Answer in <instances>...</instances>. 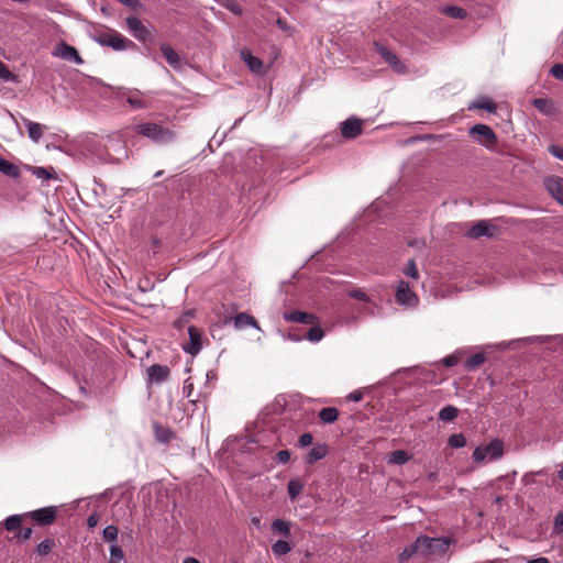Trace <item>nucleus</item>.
Masks as SVG:
<instances>
[{
  "label": "nucleus",
  "mask_w": 563,
  "mask_h": 563,
  "mask_svg": "<svg viewBox=\"0 0 563 563\" xmlns=\"http://www.w3.org/2000/svg\"><path fill=\"white\" fill-rule=\"evenodd\" d=\"M133 130L136 134L142 135L156 144H169L176 139L175 131L155 122H142L135 124Z\"/></svg>",
  "instance_id": "obj_1"
},
{
  "label": "nucleus",
  "mask_w": 563,
  "mask_h": 563,
  "mask_svg": "<svg viewBox=\"0 0 563 563\" xmlns=\"http://www.w3.org/2000/svg\"><path fill=\"white\" fill-rule=\"evenodd\" d=\"M92 38L102 46H109L114 51H124L134 46V43L112 29L98 30Z\"/></svg>",
  "instance_id": "obj_2"
},
{
  "label": "nucleus",
  "mask_w": 563,
  "mask_h": 563,
  "mask_svg": "<svg viewBox=\"0 0 563 563\" xmlns=\"http://www.w3.org/2000/svg\"><path fill=\"white\" fill-rule=\"evenodd\" d=\"M418 540V549H420V555L429 556V555H442L446 553L450 545L452 544V540L446 537L442 538H430L427 536H420L417 538Z\"/></svg>",
  "instance_id": "obj_3"
},
{
  "label": "nucleus",
  "mask_w": 563,
  "mask_h": 563,
  "mask_svg": "<svg viewBox=\"0 0 563 563\" xmlns=\"http://www.w3.org/2000/svg\"><path fill=\"white\" fill-rule=\"evenodd\" d=\"M504 455V444L500 440L495 439L486 445L477 446L473 452L475 462L495 461Z\"/></svg>",
  "instance_id": "obj_4"
},
{
  "label": "nucleus",
  "mask_w": 563,
  "mask_h": 563,
  "mask_svg": "<svg viewBox=\"0 0 563 563\" xmlns=\"http://www.w3.org/2000/svg\"><path fill=\"white\" fill-rule=\"evenodd\" d=\"M117 98H125L129 106L134 110L150 108V101L145 99L144 93L137 89L119 87Z\"/></svg>",
  "instance_id": "obj_5"
},
{
  "label": "nucleus",
  "mask_w": 563,
  "mask_h": 563,
  "mask_svg": "<svg viewBox=\"0 0 563 563\" xmlns=\"http://www.w3.org/2000/svg\"><path fill=\"white\" fill-rule=\"evenodd\" d=\"M128 31L141 42H147L152 40L151 30L137 18L134 15L128 16L125 19Z\"/></svg>",
  "instance_id": "obj_6"
},
{
  "label": "nucleus",
  "mask_w": 563,
  "mask_h": 563,
  "mask_svg": "<svg viewBox=\"0 0 563 563\" xmlns=\"http://www.w3.org/2000/svg\"><path fill=\"white\" fill-rule=\"evenodd\" d=\"M471 135L487 147L494 145L497 141L495 132L485 124H476L470 130Z\"/></svg>",
  "instance_id": "obj_7"
},
{
  "label": "nucleus",
  "mask_w": 563,
  "mask_h": 563,
  "mask_svg": "<svg viewBox=\"0 0 563 563\" xmlns=\"http://www.w3.org/2000/svg\"><path fill=\"white\" fill-rule=\"evenodd\" d=\"M188 335L189 341L183 345V349L195 356L202 350L205 338L202 332L194 325L188 328Z\"/></svg>",
  "instance_id": "obj_8"
},
{
  "label": "nucleus",
  "mask_w": 563,
  "mask_h": 563,
  "mask_svg": "<svg viewBox=\"0 0 563 563\" xmlns=\"http://www.w3.org/2000/svg\"><path fill=\"white\" fill-rule=\"evenodd\" d=\"M396 301L401 306L415 307L418 303L417 295L410 289L406 282H400L396 288Z\"/></svg>",
  "instance_id": "obj_9"
},
{
  "label": "nucleus",
  "mask_w": 563,
  "mask_h": 563,
  "mask_svg": "<svg viewBox=\"0 0 563 563\" xmlns=\"http://www.w3.org/2000/svg\"><path fill=\"white\" fill-rule=\"evenodd\" d=\"M363 120L355 117H351L345 121L341 122V134L344 139L353 140L362 134L363 132Z\"/></svg>",
  "instance_id": "obj_10"
},
{
  "label": "nucleus",
  "mask_w": 563,
  "mask_h": 563,
  "mask_svg": "<svg viewBox=\"0 0 563 563\" xmlns=\"http://www.w3.org/2000/svg\"><path fill=\"white\" fill-rule=\"evenodd\" d=\"M240 57L245 63L251 73L255 75L266 74V68L263 62L258 57L254 56L249 49H241Z\"/></svg>",
  "instance_id": "obj_11"
},
{
  "label": "nucleus",
  "mask_w": 563,
  "mask_h": 563,
  "mask_svg": "<svg viewBox=\"0 0 563 563\" xmlns=\"http://www.w3.org/2000/svg\"><path fill=\"white\" fill-rule=\"evenodd\" d=\"M54 56H57L64 60L74 62L76 64H82L84 60L78 54L77 49L65 42L59 43L54 51Z\"/></svg>",
  "instance_id": "obj_12"
},
{
  "label": "nucleus",
  "mask_w": 563,
  "mask_h": 563,
  "mask_svg": "<svg viewBox=\"0 0 563 563\" xmlns=\"http://www.w3.org/2000/svg\"><path fill=\"white\" fill-rule=\"evenodd\" d=\"M30 517L42 526L51 525L56 519V508L45 507L33 510L30 512Z\"/></svg>",
  "instance_id": "obj_13"
},
{
  "label": "nucleus",
  "mask_w": 563,
  "mask_h": 563,
  "mask_svg": "<svg viewBox=\"0 0 563 563\" xmlns=\"http://www.w3.org/2000/svg\"><path fill=\"white\" fill-rule=\"evenodd\" d=\"M377 51L379 55L393 67V69L399 74H405L407 68L402 64V62L399 60V58L389 49H387L385 46L377 45Z\"/></svg>",
  "instance_id": "obj_14"
},
{
  "label": "nucleus",
  "mask_w": 563,
  "mask_h": 563,
  "mask_svg": "<svg viewBox=\"0 0 563 563\" xmlns=\"http://www.w3.org/2000/svg\"><path fill=\"white\" fill-rule=\"evenodd\" d=\"M545 187L551 196L563 206V178L550 177L545 180Z\"/></svg>",
  "instance_id": "obj_15"
},
{
  "label": "nucleus",
  "mask_w": 563,
  "mask_h": 563,
  "mask_svg": "<svg viewBox=\"0 0 563 563\" xmlns=\"http://www.w3.org/2000/svg\"><path fill=\"white\" fill-rule=\"evenodd\" d=\"M147 374L151 382L161 384L167 380L169 368L166 365L153 364L147 368Z\"/></svg>",
  "instance_id": "obj_16"
},
{
  "label": "nucleus",
  "mask_w": 563,
  "mask_h": 563,
  "mask_svg": "<svg viewBox=\"0 0 563 563\" xmlns=\"http://www.w3.org/2000/svg\"><path fill=\"white\" fill-rule=\"evenodd\" d=\"M490 225L488 221L481 220L474 223L466 232V235L471 239H478L481 236H492Z\"/></svg>",
  "instance_id": "obj_17"
},
{
  "label": "nucleus",
  "mask_w": 563,
  "mask_h": 563,
  "mask_svg": "<svg viewBox=\"0 0 563 563\" xmlns=\"http://www.w3.org/2000/svg\"><path fill=\"white\" fill-rule=\"evenodd\" d=\"M283 317L285 321L302 324H312L316 320L313 314L303 311H288Z\"/></svg>",
  "instance_id": "obj_18"
},
{
  "label": "nucleus",
  "mask_w": 563,
  "mask_h": 563,
  "mask_svg": "<svg viewBox=\"0 0 563 563\" xmlns=\"http://www.w3.org/2000/svg\"><path fill=\"white\" fill-rule=\"evenodd\" d=\"M233 324L236 330H242L246 327L255 328L256 330L261 331V328L256 321V319L246 313V312H240L233 318Z\"/></svg>",
  "instance_id": "obj_19"
},
{
  "label": "nucleus",
  "mask_w": 563,
  "mask_h": 563,
  "mask_svg": "<svg viewBox=\"0 0 563 563\" xmlns=\"http://www.w3.org/2000/svg\"><path fill=\"white\" fill-rule=\"evenodd\" d=\"M532 104L544 115H553L556 112L554 101L549 98H536Z\"/></svg>",
  "instance_id": "obj_20"
},
{
  "label": "nucleus",
  "mask_w": 563,
  "mask_h": 563,
  "mask_svg": "<svg viewBox=\"0 0 563 563\" xmlns=\"http://www.w3.org/2000/svg\"><path fill=\"white\" fill-rule=\"evenodd\" d=\"M328 449L325 444H314L306 456L308 464H314L327 455Z\"/></svg>",
  "instance_id": "obj_21"
},
{
  "label": "nucleus",
  "mask_w": 563,
  "mask_h": 563,
  "mask_svg": "<svg viewBox=\"0 0 563 563\" xmlns=\"http://www.w3.org/2000/svg\"><path fill=\"white\" fill-rule=\"evenodd\" d=\"M161 52H162L163 56L166 58L167 63L173 68H175V69H179L180 68L179 55L177 54V52L174 48H172L168 45H162L161 46Z\"/></svg>",
  "instance_id": "obj_22"
},
{
  "label": "nucleus",
  "mask_w": 563,
  "mask_h": 563,
  "mask_svg": "<svg viewBox=\"0 0 563 563\" xmlns=\"http://www.w3.org/2000/svg\"><path fill=\"white\" fill-rule=\"evenodd\" d=\"M23 121L26 125L29 137L33 142L37 143L43 135V125L27 119H24Z\"/></svg>",
  "instance_id": "obj_23"
},
{
  "label": "nucleus",
  "mask_w": 563,
  "mask_h": 563,
  "mask_svg": "<svg viewBox=\"0 0 563 563\" xmlns=\"http://www.w3.org/2000/svg\"><path fill=\"white\" fill-rule=\"evenodd\" d=\"M0 173L3 175L11 177V178H18L20 176V169L16 165L13 163L4 159L0 156Z\"/></svg>",
  "instance_id": "obj_24"
},
{
  "label": "nucleus",
  "mask_w": 563,
  "mask_h": 563,
  "mask_svg": "<svg viewBox=\"0 0 563 563\" xmlns=\"http://www.w3.org/2000/svg\"><path fill=\"white\" fill-rule=\"evenodd\" d=\"M32 174L42 180L55 179V170L53 167H31Z\"/></svg>",
  "instance_id": "obj_25"
},
{
  "label": "nucleus",
  "mask_w": 563,
  "mask_h": 563,
  "mask_svg": "<svg viewBox=\"0 0 563 563\" xmlns=\"http://www.w3.org/2000/svg\"><path fill=\"white\" fill-rule=\"evenodd\" d=\"M355 310L363 317H375L379 308L373 299L371 300V303H362L361 306L356 307Z\"/></svg>",
  "instance_id": "obj_26"
},
{
  "label": "nucleus",
  "mask_w": 563,
  "mask_h": 563,
  "mask_svg": "<svg viewBox=\"0 0 563 563\" xmlns=\"http://www.w3.org/2000/svg\"><path fill=\"white\" fill-rule=\"evenodd\" d=\"M339 417V411L334 407H327L320 410L319 418L324 423H332Z\"/></svg>",
  "instance_id": "obj_27"
},
{
  "label": "nucleus",
  "mask_w": 563,
  "mask_h": 563,
  "mask_svg": "<svg viewBox=\"0 0 563 563\" xmlns=\"http://www.w3.org/2000/svg\"><path fill=\"white\" fill-rule=\"evenodd\" d=\"M292 550L290 543L286 540H278L272 545V552L276 556L288 554Z\"/></svg>",
  "instance_id": "obj_28"
},
{
  "label": "nucleus",
  "mask_w": 563,
  "mask_h": 563,
  "mask_svg": "<svg viewBox=\"0 0 563 563\" xmlns=\"http://www.w3.org/2000/svg\"><path fill=\"white\" fill-rule=\"evenodd\" d=\"M410 456L402 450L393 451L389 455L388 462L391 464L402 465L409 461Z\"/></svg>",
  "instance_id": "obj_29"
},
{
  "label": "nucleus",
  "mask_w": 563,
  "mask_h": 563,
  "mask_svg": "<svg viewBox=\"0 0 563 563\" xmlns=\"http://www.w3.org/2000/svg\"><path fill=\"white\" fill-rule=\"evenodd\" d=\"M442 12L452 19H461L462 20V19H465L467 15V12L464 9H462L460 7H455V5L444 7L442 9Z\"/></svg>",
  "instance_id": "obj_30"
},
{
  "label": "nucleus",
  "mask_w": 563,
  "mask_h": 563,
  "mask_svg": "<svg viewBox=\"0 0 563 563\" xmlns=\"http://www.w3.org/2000/svg\"><path fill=\"white\" fill-rule=\"evenodd\" d=\"M457 408L451 405L443 407L439 412V419L442 421H452L457 416Z\"/></svg>",
  "instance_id": "obj_31"
},
{
  "label": "nucleus",
  "mask_w": 563,
  "mask_h": 563,
  "mask_svg": "<svg viewBox=\"0 0 563 563\" xmlns=\"http://www.w3.org/2000/svg\"><path fill=\"white\" fill-rule=\"evenodd\" d=\"M485 361V356L483 353H476L470 358H467L464 363V366L468 371H475L478 366H481Z\"/></svg>",
  "instance_id": "obj_32"
},
{
  "label": "nucleus",
  "mask_w": 563,
  "mask_h": 563,
  "mask_svg": "<svg viewBox=\"0 0 563 563\" xmlns=\"http://www.w3.org/2000/svg\"><path fill=\"white\" fill-rule=\"evenodd\" d=\"M290 522L283 519H275L272 523L273 530L282 533L286 538L290 536Z\"/></svg>",
  "instance_id": "obj_33"
},
{
  "label": "nucleus",
  "mask_w": 563,
  "mask_h": 563,
  "mask_svg": "<svg viewBox=\"0 0 563 563\" xmlns=\"http://www.w3.org/2000/svg\"><path fill=\"white\" fill-rule=\"evenodd\" d=\"M22 525V516L21 515H12L9 516L4 521V527L8 531H19Z\"/></svg>",
  "instance_id": "obj_34"
},
{
  "label": "nucleus",
  "mask_w": 563,
  "mask_h": 563,
  "mask_svg": "<svg viewBox=\"0 0 563 563\" xmlns=\"http://www.w3.org/2000/svg\"><path fill=\"white\" fill-rule=\"evenodd\" d=\"M155 430V438L161 443H168L170 439L173 438V432H170L168 429L163 428L158 424L154 426Z\"/></svg>",
  "instance_id": "obj_35"
},
{
  "label": "nucleus",
  "mask_w": 563,
  "mask_h": 563,
  "mask_svg": "<svg viewBox=\"0 0 563 563\" xmlns=\"http://www.w3.org/2000/svg\"><path fill=\"white\" fill-rule=\"evenodd\" d=\"M415 554H420V549H418V540L417 539L412 544L406 547L402 550V552L399 554V560L407 561L410 558H412Z\"/></svg>",
  "instance_id": "obj_36"
},
{
  "label": "nucleus",
  "mask_w": 563,
  "mask_h": 563,
  "mask_svg": "<svg viewBox=\"0 0 563 563\" xmlns=\"http://www.w3.org/2000/svg\"><path fill=\"white\" fill-rule=\"evenodd\" d=\"M347 296L361 301L362 303H371V300H373L367 292L358 288L349 290Z\"/></svg>",
  "instance_id": "obj_37"
},
{
  "label": "nucleus",
  "mask_w": 563,
  "mask_h": 563,
  "mask_svg": "<svg viewBox=\"0 0 563 563\" xmlns=\"http://www.w3.org/2000/svg\"><path fill=\"white\" fill-rule=\"evenodd\" d=\"M119 530L115 526H107L102 531V539L106 542L117 543Z\"/></svg>",
  "instance_id": "obj_38"
},
{
  "label": "nucleus",
  "mask_w": 563,
  "mask_h": 563,
  "mask_svg": "<svg viewBox=\"0 0 563 563\" xmlns=\"http://www.w3.org/2000/svg\"><path fill=\"white\" fill-rule=\"evenodd\" d=\"M124 559V553L118 543L110 545V559L108 563H120Z\"/></svg>",
  "instance_id": "obj_39"
},
{
  "label": "nucleus",
  "mask_w": 563,
  "mask_h": 563,
  "mask_svg": "<svg viewBox=\"0 0 563 563\" xmlns=\"http://www.w3.org/2000/svg\"><path fill=\"white\" fill-rule=\"evenodd\" d=\"M288 494H289V497L291 499H295L301 492H302V488H303V485L301 484V482L299 479H290L288 482Z\"/></svg>",
  "instance_id": "obj_40"
},
{
  "label": "nucleus",
  "mask_w": 563,
  "mask_h": 563,
  "mask_svg": "<svg viewBox=\"0 0 563 563\" xmlns=\"http://www.w3.org/2000/svg\"><path fill=\"white\" fill-rule=\"evenodd\" d=\"M472 107L477 109H484L487 110L488 112H495L497 109L494 101H492L488 98H482L481 100L474 102Z\"/></svg>",
  "instance_id": "obj_41"
},
{
  "label": "nucleus",
  "mask_w": 563,
  "mask_h": 563,
  "mask_svg": "<svg viewBox=\"0 0 563 563\" xmlns=\"http://www.w3.org/2000/svg\"><path fill=\"white\" fill-rule=\"evenodd\" d=\"M324 333L320 327H312L306 334L307 340L310 342H319L323 338Z\"/></svg>",
  "instance_id": "obj_42"
},
{
  "label": "nucleus",
  "mask_w": 563,
  "mask_h": 563,
  "mask_svg": "<svg viewBox=\"0 0 563 563\" xmlns=\"http://www.w3.org/2000/svg\"><path fill=\"white\" fill-rule=\"evenodd\" d=\"M448 443L452 448L460 449V448L465 446L466 439H465V437L462 433L452 434L449 438Z\"/></svg>",
  "instance_id": "obj_43"
},
{
  "label": "nucleus",
  "mask_w": 563,
  "mask_h": 563,
  "mask_svg": "<svg viewBox=\"0 0 563 563\" xmlns=\"http://www.w3.org/2000/svg\"><path fill=\"white\" fill-rule=\"evenodd\" d=\"M53 547L54 541L51 539H45L37 545V553L40 555H47L52 551Z\"/></svg>",
  "instance_id": "obj_44"
},
{
  "label": "nucleus",
  "mask_w": 563,
  "mask_h": 563,
  "mask_svg": "<svg viewBox=\"0 0 563 563\" xmlns=\"http://www.w3.org/2000/svg\"><path fill=\"white\" fill-rule=\"evenodd\" d=\"M404 274L413 279L419 277V272L413 260L408 262L407 266L404 268Z\"/></svg>",
  "instance_id": "obj_45"
},
{
  "label": "nucleus",
  "mask_w": 563,
  "mask_h": 563,
  "mask_svg": "<svg viewBox=\"0 0 563 563\" xmlns=\"http://www.w3.org/2000/svg\"><path fill=\"white\" fill-rule=\"evenodd\" d=\"M461 354L462 353L460 351H457L451 355H448L446 357H444L442 360L443 365L445 367H452V366L456 365L461 360Z\"/></svg>",
  "instance_id": "obj_46"
},
{
  "label": "nucleus",
  "mask_w": 563,
  "mask_h": 563,
  "mask_svg": "<svg viewBox=\"0 0 563 563\" xmlns=\"http://www.w3.org/2000/svg\"><path fill=\"white\" fill-rule=\"evenodd\" d=\"M222 5L236 15L242 14V8L233 0H225Z\"/></svg>",
  "instance_id": "obj_47"
},
{
  "label": "nucleus",
  "mask_w": 563,
  "mask_h": 563,
  "mask_svg": "<svg viewBox=\"0 0 563 563\" xmlns=\"http://www.w3.org/2000/svg\"><path fill=\"white\" fill-rule=\"evenodd\" d=\"M553 531L558 534L563 533V511L555 516Z\"/></svg>",
  "instance_id": "obj_48"
},
{
  "label": "nucleus",
  "mask_w": 563,
  "mask_h": 563,
  "mask_svg": "<svg viewBox=\"0 0 563 563\" xmlns=\"http://www.w3.org/2000/svg\"><path fill=\"white\" fill-rule=\"evenodd\" d=\"M550 74L559 80L563 81V65L562 64H555L551 67Z\"/></svg>",
  "instance_id": "obj_49"
},
{
  "label": "nucleus",
  "mask_w": 563,
  "mask_h": 563,
  "mask_svg": "<svg viewBox=\"0 0 563 563\" xmlns=\"http://www.w3.org/2000/svg\"><path fill=\"white\" fill-rule=\"evenodd\" d=\"M290 460V452L288 450H282L276 454V461L278 463H287Z\"/></svg>",
  "instance_id": "obj_50"
},
{
  "label": "nucleus",
  "mask_w": 563,
  "mask_h": 563,
  "mask_svg": "<svg viewBox=\"0 0 563 563\" xmlns=\"http://www.w3.org/2000/svg\"><path fill=\"white\" fill-rule=\"evenodd\" d=\"M312 440L311 433H303L299 437L298 443L301 448H305L312 444Z\"/></svg>",
  "instance_id": "obj_51"
},
{
  "label": "nucleus",
  "mask_w": 563,
  "mask_h": 563,
  "mask_svg": "<svg viewBox=\"0 0 563 563\" xmlns=\"http://www.w3.org/2000/svg\"><path fill=\"white\" fill-rule=\"evenodd\" d=\"M549 152L556 158L563 161V148L558 145H551Z\"/></svg>",
  "instance_id": "obj_52"
},
{
  "label": "nucleus",
  "mask_w": 563,
  "mask_h": 563,
  "mask_svg": "<svg viewBox=\"0 0 563 563\" xmlns=\"http://www.w3.org/2000/svg\"><path fill=\"white\" fill-rule=\"evenodd\" d=\"M12 74L8 69V67L0 62V79L9 80L11 78Z\"/></svg>",
  "instance_id": "obj_53"
},
{
  "label": "nucleus",
  "mask_w": 563,
  "mask_h": 563,
  "mask_svg": "<svg viewBox=\"0 0 563 563\" xmlns=\"http://www.w3.org/2000/svg\"><path fill=\"white\" fill-rule=\"evenodd\" d=\"M122 4L136 10L139 7H141V3L139 0H118Z\"/></svg>",
  "instance_id": "obj_54"
},
{
  "label": "nucleus",
  "mask_w": 563,
  "mask_h": 563,
  "mask_svg": "<svg viewBox=\"0 0 563 563\" xmlns=\"http://www.w3.org/2000/svg\"><path fill=\"white\" fill-rule=\"evenodd\" d=\"M99 522V516L97 514H91L87 519V525L89 528H95Z\"/></svg>",
  "instance_id": "obj_55"
},
{
  "label": "nucleus",
  "mask_w": 563,
  "mask_h": 563,
  "mask_svg": "<svg viewBox=\"0 0 563 563\" xmlns=\"http://www.w3.org/2000/svg\"><path fill=\"white\" fill-rule=\"evenodd\" d=\"M276 24H277V26H278L280 30H283V31H285V32H290V30H291V29H290V26L287 24V22H286L284 19H282V18H278V19L276 20Z\"/></svg>",
  "instance_id": "obj_56"
},
{
  "label": "nucleus",
  "mask_w": 563,
  "mask_h": 563,
  "mask_svg": "<svg viewBox=\"0 0 563 563\" xmlns=\"http://www.w3.org/2000/svg\"><path fill=\"white\" fill-rule=\"evenodd\" d=\"M18 536L20 538H22L23 540H29L32 536V529L31 528L20 529Z\"/></svg>",
  "instance_id": "obj_57"
},
{
  "label": "nucleus",
  "mask_w": 563,
  "mask_h": 563,
  "mask_svg": "<svg viewBox=\"0 0 563 563\" xmlns=\"http://www.w3.org/2000/svg\"><path fill=\"white\" fill-rule=\"evenodd\" d=\"M362 397L363 394L360 390H355L347 396V399L352 401H360Z\"/></svg>",
  "instance_id": "obj_58"
},
{
  "label": "nucleus",
  "mask_w": 563,
  "mask_h": 563,
  "mask_svg": "<svg viewBox=\"0 0 563 563\" xmlns=\"http://www.w3.org/2000/svg\"><path fill=\"white\" fill-rule=\"evenodd\" d=\"M528 563H549V560L547 558H538V559H533L531 561H529Z\"/></svg>",
  "instance_id": "obj_59"
},
{
  "label": "nucleus",
  "mask_w": 563,
  "mask_h": 563,
  "mask_svg": "<svg viewBox=\"0 0 563 563\" xmlns=\"http://www.w3.org/2000/svg\"><path fill=\"white\" fill-rule=\"evenodd\" d=\"M288 340H291V341H300L301 338L298 336V335H295V334H291V333H288L287 336H286Z\"/></svg>",
  "instance_id": "obj_60"
},
{
  "label": "nucleus",
  "mask_w": 563,
  "mask_h": 563,
  "mask_svg": "<svg viewBox=\"0 0 563 563\" xmlns=\"http://www.w3.org/2000/svg\"><path fill=\"white\" fill-rule=\"evenodd\" d=\"M183 563H200V562H199L197 559H195V558H190V556H188V558H186V559L183 561Z\"/></svg>",
  "instance_id": "obj_61"
},
{
  "label": "nucleus",
  "mask_w": 563,
  "mask_h": 563,
  "mask_svg": "<svg viewBox=\"0 0 563 563\" xmlns=\"http://www.w3.org/2000/svg\"><path fill=\"white\" fill-rule=\"evenodd\" d=\"M190 388H191V385L190 386H185L184 387V394L187 395V397H190Z\"/></svg>",
  "instance_id": "obj_62"
},
{
  "label": "nucleus",
  "mask_w": 563,
  "mask_h": 563,
  "mask_svg": "<svg viewBox=\"0 0 563 563\" xmlns=\"http://www.w3.org/2000/svg\"><path fill=\"white\" fill-rule=\"evenodd\" d=\"M252 522H253V525H255V526H257V527H258V526H260L261 520H260V518H253V519H252Z\"/></svg>",
  "instance_id": "obj_63"
},
{
  "label": "nucleus",
  "mask_w": 563,
  "mask_h": 563,
  "mask_svg": "<svg viewBox=\"0 0 563 563\" xmlns=\"http://www.w3.org/2000/svg\"><path fill=\"white\" fill-rule=\"evenodd\" d=\"M559 476H560V478H561V479H562V482H563V467L560 470V472H559Z\"/></svg>",
  "instance_id": "obj_64"
}]
</instances>
